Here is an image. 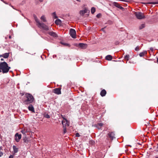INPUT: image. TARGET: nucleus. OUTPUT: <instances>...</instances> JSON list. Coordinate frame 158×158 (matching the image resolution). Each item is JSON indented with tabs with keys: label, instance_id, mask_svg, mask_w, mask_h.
Instances as JSON below:
<instances>
[{
	"label": "nucleus",
	"instance_id": "1",
	"mask_svg": "<svg viewBox=\"0 0 158 158\" xmlns=\"http://www.w3.org/2000/svg\"><path fill=\"white\" fill-rule=\"evenodd\" d=\"M10 69V67L8 66L6 62H3L0 63V72H2L3 73H7Z\"/></svg>",
	"mask_w": 158,
	"mask_h": 158
},
{
	"label": "nucleus",
	"instance_id": "2",
	"mask_svg": "<svg viewBox=\"0 0 158 158\" xmlns=\"http://www.w3.org/2000/svg\"><path fill=\"white\" fill-rule=\"evenodd\" d=\"M34 19L37 23V25L38 27L40 28H42L44 30L48 31V26L44 23H41L39 21L35 15H34Z\"/></svg>",
	"mask_w": 158,
	"mask_h": 158
},
{
	"label": "nucleus",
	"instance_id": "3",
	"mask_svg": "<svg viewBox=\"0 0 158 158\" xmlns=\"http://www.w3.org/2000/svg\"><path fill=\"white\" fill-rule=\"evenodd\" d=\"M25 96L27 99L23 102L24 104H27L31 103L33 101L34 98L31 95L29 94H25Z\"/></svg>",
	"mask_w": 158,
	"mask_h": 158
},
{
	"label": "nucleus",
	"instance_id": "4",
	"mask_svg": "<svg viewBox=\"0 0 158 158\" xmlns=\"http://www.w3.org/2000/svg\"><path fill=\"white\" fill-rule=\"evenodd\" d=\"M135 14L136 18L138 19H142L145 17V16L143 13L140 12H135Z\"/></svg>",
	"mask_w": 158,
	"mask_h": 158
},
{
	"label": "nucleus",
	"instance_id": "5",
	"mask_svg": "<svg viewBox=\"0 0 158 158\" xmlns=\"http://www.w3.org/2000/svg\"><path fill=\"white\" fill-rule=\"evenodd\" d=\"M62 123L64 127L66 126L68 127L69 125V122L64 118H63Z\"/></svg>",
	"mask_w": 158,
	"mask_h": 158
},
{
	"label": "nucleus",
	"instance_id": "6",
	"mask_svg": "<svg viewBox=\"0 0 158 158\" xmlns=\"http://www.w3.org/2000/svg\"><path fill=\"white\" fill-rule=\"evenodd\" d=\"M70 34L73 38H76V32L75 30L71 29L70 30Z\"/></svg>",
	"mask_w": 158,
	"mask_h": 158
},
{
	"label": "nucleus",
	"instance_id": "7",
	"mask_svg": "<svg viewBox=\"0 0 158 158\" xmlns=\"http://www.w3.org/2000/svg\"><path fill=\"white\" fill-rule=\"evenodd\" d=\"M53 92L57 94H61V89L60 88H55L53 89Z\"/></svg>",
	"mask_w": 158,
	"mask_h": 158
},
{
	"label": "nucleus",
	"instance_id": "8",
	"mask_svg": "<svg viewBox=\"0 0 158 158\" xmlns=\"http://www.w3.org/2000/svg\"><path fill=\"white\" fill-rule=\"evenodd\" d=\"M15 137L16 141L17 142H19L21 139V135L19 134L18 133H16L15 135Z\"/></svg>",
	"mask_w": 158,
	"mask_h": 158
},
{
	"label": "nucleus",
	"instance_id": "9",
	"mask_svg": "<svg viewBox=\"0 0 158 158\" xmlns=\"http://www.w3.org/2000/svg\"><path fill=\"white\" fill-rule=\"evenodd\" d=\"M109 137L111 139H113L114 138V134L113 132H110L108 134Z\"/></svg>",
	"mask_w": 158,
	"mask_h": 158
},
{
	"label": "nucleus",
	"instance_id": "10",
	"mask_svg": "<svg viewBox=\"0 0 158 158\" xmlns=\"http://www.w3.org/2000/svg\"><path fill=\"white\" fill-rule=\"evenodd\" d=\"M113 4L115 6L120 9H123V8L122 6H121L118 3L116 2H113Z\"/></svg>",
	"mask_w": 158,
	"mask_h": 158
},
{
	"label": "nucleus",
	"instance_id": "11",
	"mask_svg": "<svg viewBox=\"0 0 158 158\" xmlns=\"http://www.w3.org/2000/svg\"><path fill=\"white\" fill-rule=\"evenodd\" d=\"M78 45L80 47L83 49L86 48L87 47V45L85 44L80 43Z\"/></svg>",
	"mask_w": 158,
	"mask_h": 158
},
{
	"label": "nucleus",
	"instance_id": "12",
	"mask_svg": "<svg viewBox=\"0 0 158 158\" xmlns=\"http://www.w3.org/2000/svg\"><path fill=\"white\" fill-rule=\"evenodd\" d=\"M89 10L86 9H85L84 10H81L80 12V13L81 15H83L85 13L88 12Z\"/></svg>",
	"mask_w": 158,
	"mask_h": 158
},
{
	"label": "nucleus",
	"instance_id": "13",
	"mask_svg": "<svg viewBox=\"0 0 158 158\" xmlns=\"http://www.w3.org/2000/svg\"><path fill=\"white\" fill-rule=\"evenodd\" d=\"M106 94V90L105 89H103L101 91L100 94V95L102 97H104L105 96Z\"/></svg>",
	"mask_w": 158,
	"mask_h": 158
},
{
	"label": "nucleus",
	"instance_id": "14",
	"mask_svg": "<svg viewBox=\"0 0 158 158\" xmlns=\"http://www.w3.org/2000/svg\"><path fill=\"white\" fill-rule=\"evenodd\" d=\"M13 148L14 150V154L17 153L18 151V148L15 146L14 145L13 146Z\"/></svg>",
	"mask_w": 158,
	"mask_h": 158
},
{
	"label": "nucleus",
	"instance_id": "15",
	"mask_svg": "<svg viewBox=\"0 0 158 158\" xmlns=\"http://www.w3.org/2000/svg\"><path fill=\"white\" fill-rule=\"evenodd\" d=\"M48 34L54 37H56L57 36L56 33L53 31L48 32Z\"/></svg>",
	"mask_w": 158,
	"mask_h": 158
},
{
	"label": "nucleus",
	"instance_id": "16",
	"mask_svg": "<svg viewBox=\"0 0 158 158\" xmlns=\"http://www.w3.org/2000/svg\"><path fill=\"white\" fill-rule=\"evenodd\" d=\"M28 109L29 110L32 112H34V108L31 105H30L28 107Z\"/></svg>",
	"mask_w": 158,
	"mask_h": 158
},
{
	"label": "nucleus",
	"instance_id": "17",
	"mask_svg": "<svg viewBox=\"0 0 158 158\" xmlns=\"http://www.w3.org/2000/svg\"><path fill=\"white\" fill-rule=\"evenodd\" d=\"M147 54V52L146 51H143V52L139 53V55L140 57L143 56L144 55Z\"/></svg>",
	"mask_w": 158,
	"mask_h": 158
},
{
	"label": "nucleus",
	"instance_id": "18",
	"mask_svg": "<svg viewBox=\"0 0 158 158\" xmlns=\"http://www.w3.org/2000/svg\"><path fill=\"white\" fill-rule=\"evenodd\" d=\"M9 55V53H4V54L2 55V57H4L5 58H7Z\"/></svg>",
	"mask_w": 158,
	"mask_h": 158
},
{
	"label": "nucleus",
	"instance_id": "19",
	"mask_svg": "<svg viewBox=\"0 0 158 158\" xmlns=\"http://www.w3.org/2000/svg\"><path fill=\"white\" fill-rule=\"evenodd\" d=\"M112 58V56L110 55H108L106 57V59L108 60H110Z\"/></svg>",
	"mask_w": 158,
	"mask_h": 158
},
{
	"label": "nucleus",
	"instance_id": "20",
	"mask_svg": "<svg viewBox=\"0 0 158 158\" xmlns=\"http://www.w3.org/2000/svg\"><path fill=\"white\" fill-rule=\"evenodd\" d=\"M55 23L56 24H60L61 23V21L59 19H57L55 21Z\"/></svg>",
	"mask_w": 158,
	"mask_h": 158
},
{
	"label": "nucleus",
	"instance_id": "21",
	"mask_svg": "<svg viewBox=\"0 0 158 158\" xmlns=\"http://www.w3.org/2000/svg\"><path fill=\"white\" fill-rule=\"evenodd\" d=\"M41 19L44 22L46 21V20L45 17L44 16H42L41 17Z\"/></svg>",
	"mask_w": 158,
	"mask_h": 158
},
{
	"label": "nucleus",
	"instance_id": "22",
	"mask_svg": "<svg viewBox=\"0 0 158 158\" xmlns=\"http://www.w3.org/2000/svg\"><path fill=\"white\" fill-rule=\"evenodd\" d=\"M95 11V8L93 7L91 8V12L92 14H94Z\"/></svg>",
	"mask_w": 158,
	"mask_h": 158
},
{
	"label": "nucleus",
	"instance_id": "23",
	"mask_svg": "<svg viewBox=\"0 0 158 158\" xmlns=\"http://www.w3.org/2000/svg\"><path fill=\"white\" fill-rule=\"evenodd\" d=\"M145 27V24H142L139 27V28L140 29H141Z\"/></svg>",
	"mask_w": 158,
	"mask_h": 158
},
{
	"label": "nucleus",
	"instance_id": "24",
	"mask_svg": "<svg viewBox=\"0 0 158 158\" xmlns=\"http://www.w3.org/2000/svg\"><path fill=\"white\" fill-rule=\"evenodd\" d=\"M129 55H126L124 57L125 59L127 60V61H128L129 60Z\"/></svg>",
	"mask_w": 158,
	"mask_h": 158
},
{
	"label": "nucleus",
	"instance_id": "25",
	"mask_svg": "<svg viewBox=\"0 0 158 158\" xmlns=\"http://www.w3.org/2000/svg\"><path fill=\"white\" fill-rule=\"evenodd\" d=\"M103 125V124L102 123H98L97 125V127L98 128V129L100 128H99V126L100 127H102Z\"/></svg>",
	"mask_w": 158,
	"mask_h": 158
},
{
	"label": "nucleus",
	"instance_id": "26",
	"mask_svg": "<svg viewBox=\"0 0 158 158\" xmlns=\"http://www.w3.org/2000/svg\"><path fill=\"white\" fill-rule=\"evenodd\" d=\"M2 148L0 147V157L2 156L3 155V152H2Z\"/></svg>",
	"mask_w": 158,
	"mask_h": 158
},
{
	"label": "nucleus",
	"instance_id": "27",
	"mask_svg": "<svg viewBox=\"0 0 158 158\" xmlns=\"http://www.w3.org/2000/svg\"><path fill=\"white\" fill-rule=\"evenodd\" d=\"M53 16L54 18L55 19H56L57 18V16L56 15V13L55 12L53 13Z\"/></svg>",
	"mask_w": 158,
	"mask_h": 158
},
{
	"label": "nucleus",
	"instance_id": "28",
	"mask_svg": "<svg viewBox=\"0 0 158 158\" xmlns=\"http://www.w3.org/2000/svg\"><path fill=\"white\" fill-rule=\"evenodd\" d=\"M139 50V46H137L136 47V48L135 49V50L136 51H138Z\"/></svg>",
	"mask_w": 158,
	"mask_h": 158
},
{
	"label": "nucleus",
	"instance_id": "29",
	"mask_svg": "<svg viewBox=\"0 0 158 158\" xmlns=\"http://www.w3.org/2000/svg\"><path fill=\"white\" fill-rule=\"evenodd\" d=\"M45 116L47 118H50V116L48 114H46Z\"/></svg>",
	"mask_w": 158,
	"mask_h": 158
},
{
	"label": "nucleus",
	"instance_id": "30",
	"mask_svg": "<svg viewBox=\"0 0 158 158\" xmlns=\"http://www.w3.org/2000/svg\"><path fill=\"white\" fill-rule=\"evenodd\" d=\"M21 132L23 134H25L26 131H25V130H22L21 131Z\"/></svg>",
	"mask_w": 158,
	"mask_h": 158
},
{
	"label": "nucleus",
	"instance_id": "31",
	"mask_svg": "<svg viewBox=\"0 0 158 158\" xmlns=\"http://www.w3.org/2000/svg\"><path fill=\"white\" fill-rule=\"evenodd\" d=\"M76 137H79L80 136V135H79V133H77L76 134Z\"/></svg>",
	"mask_w": 158,
	"mask_h": 158
},
{
	"label": "nucleus",
	"instance_id": "32",
	"mask_svg": "<svg viewBox=\"0 0 158 158\" xmlns=\"http://www.w3.org/2000/svg\"><path fill=\"white\" fill-rule=\"evenodd\" d=\"M101 16V14H99L97 15V17L98 18H99Z\"/></svg>",
	"mask_w": 158,
	"mask_h": 158
},
{
	"label": "nucleus",
	"instance_id": "33",
	"mask_svg": "<svg viewBox=\"0 0 158 158\" xmlns=\"http://www.w3.org/2000/svg\"><path fill=\"white\" fill-rule=\"evenodd\" d=\"M66 127H64V133H65L66 132Z\"/></svg>",
	"mask_w": 158,
	"mask_h": 158
},
{
	"label": "nucleus",
	"instance_id": "34",
	"mask_svg": "<svg viewBox=\"0 0 158 158\" xmlns=\"http://www.w3.org/2000/svg\"><path fill=\"white\" fill-rule=\"evenodd\" d=\"M152 3L153 4H158V2H152Z\"/></svg>",
	"mask_w": 158,
	"mask_h": 158
},
{
	"label": "nucleus",
	"instance_id": "35",
	"mask_svg": "<svg viewBox=\"0 0 158 158\" xmlns=\"http://www.w3.org/2000/svg\"><path fill=\"white\" fill-rule=\"evenodd\" d=\"M13 157L14 156L12 155H10L9 157V158H13Z\"/></svg>",
	"mask_w": 158,
	"mask_h": 158
},
{
	"label": "nucleus",
	"instance_id": "36",
	"mask_svg": "<svg viewBox=\"0 0 158 158\" xmlns=\"http://www.w3.org/2000/svg\"><path fill=\"white\" fill-rule=\"evenodd\" d=\"M61 43L62 44H63V45H68V44H66V43H63V42H61Z\"/></svg>",
	"mask_w": 158,
	"mask_h": 158
},
{
	"label": "nucleus",
	"instance_id": "37",
	"mask_svg": "<svg viewBox=\"0 0 158 158\" xmlns=\"http://www.w3.org/2000/svg\"><path fill=\"white\" fill-rule=\"evenodd\" d=\"M150 50L152 51H153V49L152 48H150Z\"/></svg>",
	"mask_w": 158,
	"mask_h": 158
},
{
	"label": "nucleus",
	"instance_id": "38",
	"mask_svg": "<svg viewBox=\"0 0 158 158\" xmlns=\"http://www.w3.org/2000/svg\"><path fill=\"white\" fill-rule=\"evenodd\" d=\"M157 151H158V145H157Z\"/></svg>",
	"mask_w": 158,
	"mask_h": 158
},
{
	"label": "nucleus",
	"instance_id": "39",
	"mask_svg": "<svg viewBox=\"0 0 158 158\" xmlns=\"http://www.w3.org/2000/svg\"><path fill=\"white\" fill-rule=\"evenodd\" d=\"M9 38L10 39V38H11V36L10 35V36H9Z\"/></svg>",
	"mask_w": 158,
	"mask_h": 158
},
{
	"label": "nucleus",
	"instance_id": "40",
	"mask_svg": "<svg viewBox=\"0 0 158 158\" xmlns=\"http://www.w3.org/2000/svg\"><path fill=\"white\" fill-rule=\"evenodd\" d=\"M2 57V55H0V57Z\"/></svg>",
	"mask_w": 158,
	"mask_h": 158
},
{
	"label": "nucleus",
	"instance_id": "41",
	"mask_svg": "<svg viewBox=\"0 0 158 158\" xmlns=\"http://www.w3.org/2000/svg\"><path fill=\"white\" fill-rule=\"evenodd\" d=\"M1 60H2V61H3V60H4L3 59H2H2H1Z\"/></svg>",
	"mask_w": 158,
	"mask_h": 158
},
{
	"label": "nucleus",
	"instance_id": "42",
	"mask_svg": "<svg viewBox=\"0 0 158 158\" xmlns=\"http://www.w3.org/2000/svg\"><path fill=\"white\" fill-rule=\"evenodd\" d=\"M157 63L158 64V58L157 59Z\"/></svg>",
	"mask_w": 158,
	"mask_h": 158
},
{
	"label": "nucleus",
	"instance_id": "43",
	"mask_svg": "<svg viewBox=\"0 0 158 158\" xmlns=\"http://www.w3.org/2000/svg\"><path fill=\"white\" fill-rule=\"evenodd\" d=\"M155 158H158V156H156V157H155Z\"/></svg>",
	"mask_w": 158,
	"mask_h": 158
},
{
	"label": "nucleus",
	"instance_id": "44",
	"mask_svg": "<svg viewBox=\"0 0 158 158\" xmlns=\"http://www.w3.org/2000/svg\"><path fill=\"white\" fill-rule=\"evenodd\" d=\"M77 0V1H79V0Z\"/></svg>",
	"mask_w": 158,
	"mask_h": 158
}]
</instances>
